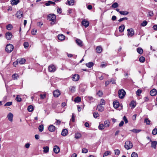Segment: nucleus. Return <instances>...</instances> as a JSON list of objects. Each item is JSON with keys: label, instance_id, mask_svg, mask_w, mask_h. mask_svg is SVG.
Here are the masks:
<instances>
[{"label": "nucleus", "instance_id": "nucleus-18", "mask_svg": "<svg viewBox=\"0 0 157 157\" xmlns=\"http://www.w3.org/2000/svg\"><path fill=\"white\" fill-rule=\"evenodd\" d=\"M97 108L98 110L100 112H102L104 110V108L102 105L99 104L97 106Z\"/></svg>", "mask_w": 157, "mask_h": 157}, {"label": "nucleus", "instance_id": "nucleus-28", "mask_svg": "<svg viewBox=\"0 0 157 157\" xmlns=\"http://www.w3.org/2000/svg\"><path fill=\"white\" fill-rule=\"evenodd\" d=\"M136 50L137 52L140 54H142L143 53V49L140 47L137 48Z\"/></svg>", "mask_w": 157, "mask_h": 157}, {"label": "nucleus", "instance_id": "nucleus-49", "mask_svg": "<svg viewBox=\"0 0 157 157\" xmlns=\"http://www.w3.org/2000/svg\"><path fill=\"white\" fill-rule=\"evenodd\" d=\"M12 104V101H9L8 102H6L5 104L4 105V106H10Z\"/></svg>", "mask_w": 157, "mask_h": 157}, {"label": "nucleus", "instance_id": "nucleus-3", "mask_svg": "<svg viewBox=\"0 0 157 157\" xmlns=\"http://www.w3.org/2000/svg\"><path fill=\"white\" fill-rule=\"evenodd\" d=\"M124 147L127 150H129L133 147L132 144L130 141H127L125 143Z\"/></svg>", "mask_w": 157, "mask_h": 157}, {"label": "nucleus", "instance_id": "nucleus-48", "mask_svg": "<svg viewBox=\"0 0 157 157\" xmlns=\"http://www.w3.org/2000/svg\"><path fill=\"white\" fill-rule=\"evenodd\" d=\"M137 154L135 152H133L131 155V157H138Z\"/></svg>", "mask_w": 157, "mask_h": 157}, {"label": "nucleus", "instance_id": "nucleus-53", "mask_svg": "<svg viewBox=\"0 0 157 157\" xmlns=\"http://www.w3.org/2000/svg\"><path fill=\"white\" fill-rule=\"evenodd\" d=\"M93 116L95 118H97L99 116V114L97 112H95L94 113Z\"/></svg>", "mask_w": 157, "mask_h": 157}, {"label": "nucleus", "instance_id": "nucleus-63", "mask_svg": "<svg viewBox=\"0 0 157 157\" xmlns=\"http://www.w3.org/2000/svg\"><path fill=\"white\" fill-rule=\"evenodd\" d=\"M56 125H59L61 123V121H59V120H57V119H56Z\"/></svg>", "mask_w": 157, "mask_h": 157}, {"label": "nucleus", "instance_id": "nucleus-33", "mask_svg": "<svg viewBox=\"0 0 157 157\" xmlns=\"http://www.w3.org/2000/svg\"><path fill=\"white\" fill-rule=\"evenodd\" d=\"M29 112H31L33 110V107L32 105H30L28 106L27 108Z\"/></svg>", "mask_w": 157, "mask_h": 157}, {"label": "nucleus", "instance_id": "nucleus-37", "mask_svg": "<svg viewBox=\"0 0 157 157\" xmlns=\"http://www.w3.org/2000/svg\"><path fill=\"white\" fill-rule=\"evenodd\" d=\"M39 131L40 132H41L44 130V126L42 124L40 125L38 127Z\"/></svg>", "mask_w": 157, "mask_h": 157}, {"label": "nucleus", "instance_id": "nucleus-55", "mask_svg": "<svg viewBox=\"0 0 157 157\" xmlns=\"http://www.w3.org/2000/svg\"><path fill=\"white\" fill-rule=\"evenodd\" d=\"M115 154L116 155H119L120 153V150L118 149L114 150Z\"/></svg>", "mask_w": 157, "mask_h": 157}, {"label": "nucleus", "instance_id": "nucleus-46", "mask_svg": "<svg viewBox=\"0 0 157 157\" xmlns=\"http://www.w3.org/2000/svg\"><path fill=\"white\" fill-rule=\"evenodd\" d=\"M16 101L18 102H20L21 101V98L20 96L19 95H17L16 98Z\"/></svg>", "mask_w": 157, "mask_h": 157}, {"label": "nucleus", "instance_id": "nucleus-58", "mask_svg": "<svg viewBox=\"0 0 157 157\" xmlns=\"http://www.w3.org/2000/svg\"><path fill=\"white\" fill-rule=\"evenodd\" d=\"M81 137V135L79 133H77L75 134V137L76 139L79 138Z\"/></svg>", "mask_w": 157, "mask_h": 157}, {"label": "nucleus", "instance_id": "nucleus-1", "mask_svg": "<svg viewBox=\"0 0 157 157\" xmlns=\"http://www.w3.org/2000/svg\"><path fill=\"white\" fill-rule=\"evenodd\" d=\"M48 17L49 20L52 21L51 24L52 25H54L56 22V15L54 14H51L49 15Z\"/></svg>", "mask_w": 157, "mask_h": 157}, {"label": "nucleus", "instance_id": "nucleus-20", "mask_svg": "<svg viewBox=\"0 0 157 157\" xmlns=\"http://www.w3.org/2000/svg\"><path fill=\"white\" fill-rule=\"evenodd\" d=\"M18 62L20 64H24L25 62V59L24 58H21L19 59H17Z\"/></svg>", "mask_w": 157, "mask_h": 157}, {"label": "nucleus", "instance_id": "nucleus-50", "mask_svg": "<svg viewBox=\"0 0 157 157\" xmlns=\"http://www.w3.org/2000/svg\"><path fill=\"white\" fill-rule=\"evenodd\" d=\"M111 6L113 8H117L118 6V5L117 2H115Z\"/></svg>", "mask_w": 157, "mask_h": 157}, {"label": "nucleus", "instance_id": "nucleus-16", "mask_svg": "<svg viewBox=\"0 0 157 157\" xmlns=\"http://www.w3.org/2000/svg\"><path fill=\"white\" fill-rule=\"evenodd\" d=\"M157 93V90L155 89H154L152 90L150 92V94L152 96H154Z\"/></svg>", "mask_w": 157, "mask_h": 157}, {"label": "nucleus", "instance_id": "nucleus-13", "mask_svg": "<svg viewBox=\"0 0 157 157\" xmlns=\"http://www.w3.org/2000/svg\"><path fill=\"white\" fill-rule=\"evenodd\" d=\"M76 42L78 46L80 47H82L83 46L82 41L78 39H77L76 40Z\"/></svg>", "mask_w": 157, "mask_h": 157}, {"label": "nucleus", "instance_id": "nucleus-56", "mask_svg": "<svg viewBox=\"0 0 157 157\" xmlns=\"http://www.w3.org/2000/svg\"><path fill=\"white\" fill-rule=\"evenodd\" d=\"M24 46L25 48H27L29 46V44L27 42H25L24 44Z\"/></svg>", "mask_w": 157, "mask_h": 157}, {"label": "nucleus", "instance_id": "nucleus-12", "mask_svg": "<svg viewBox=\"0 0 157 157\" xmlns=\"http://www.w3.org/2000/svg\"><path fill=\"white\" fill-rule=\"evenodd\" d=\"M82 24L86 28L88 26L89 23L88 21L84 20L82 21Z\"/></svg>", "mask_w": 157, "mask_h": 157}, {"label": "nucleus", "instance_id": "nucleus-64", "mask_svg": "<svg viewBox=\"0 0 157 157\" xmlns=\"http://www.w3.org/2000/svg\"><path fill=\"white\" fill-rule=\"evenodd\" d=\"M152 28L155 31H157V25H155L153 26Z\"/></svg>", "mask_w": 157, "mask_h": 157}, {"label": "nucleus", "instance_id": "nucleus-27", "mask_svg": "<svg viewBox=\"0 0 157 157\" xmlns=\"http://www.w3.org/2000/svg\"><path fill=\"white\" fill-rule=\"evenodd\" d=\"M12 78L13 80H16L18 78L19 75L17 74H14L12 75Z\"/></svg>", "mask_w": 157, "mask_h": 157}, {"label": "nucleus", "instance_id": "nucleus-36", "mask_svg": "<svg viewBox=\"0 0 157 157\" xmlns=\"http://www.w3.org/2000/svg\"><path fill=\"white\" fill-rule=\"evenodd\" d=\"M110 123L108 121H104V126L106 127H108L109 126Z\"/></svg>", "mask_w": 157, "mask_h": 157}, {"label": "nucleus", "instance_id": "nucleus-32", "mask_svg": "<svg viewBox=\"0 0 157 157\" xmlns=\"http://www.w3.org/2000/svg\"><path fill=\"white\" fill-rule=\"evenodd\" d=\"M67 2L69 5L72 6L74 4V0H67Z\"/></svg>", "mask_w": 157, "mask_h": 157}, {"label": "nucleus", "instance_id": "nucleus-23", "mask_svg": "<svg viewBox=\"0 0 157 157\" xmlns=\"http://www.w3.org/2000/svg\"><path fill=\"white\" fill-rule=\"evenodd\" d=\"M157 142L156 141H151V147L155 149L156 147Z\"/></svg>", "mask_w": 157, "mask_h": 157}, {"label": "nucleus", "instance_id": "nucleus-4", "mask_svg": "<svg viewBox=\"0 0 157 157\" xmlns=\"http://www.w3.org/2000/svg\"><path fill=\"white\" fill-rule=\"evenodd\" d=\"M126 92L123 89H121L118 91V95L120 98H123L124 97Z\"/></svg>", "mask_w": 157, "mask_h": 157}, {"label": "nucleus", "instance_id": "nucleus-52", "mask_svg": "<svg viewBox=\"0 0 157 157\" xmlns=\"http://www.w3.org/2000/svg\"><path fill=\"white\" fill-rule=\"evenodd\" d=\"M147 22L146 21H144L141 24V25L143 27H144L147 25Z\"/></svg>", "mask_w": 157, "mask_h": 157}, {"label": "nucleus", "instance_id": "nucleus-2", "mask_svg": "<svg viewBox=\"0 0 157 157\" xmlns=\"http://www.w3.org/2000/svg\"><path fill=\"white\" fill-rule=\"evenodd\" d=\"M13 46L12 44H8L6 47V51L7 53H10L13 50Z\"/></svg>", "mask_w": 157, "mask_h": 157}, {"label": "nucleus", "instance_id": "nucleus-5", "mask_svg": "<svg viewBox=\"0 0 157 157\" xmlns=\"http://www.w3.org/2000/svg\"><path fill=\"white\" fill-rule=\"evenodd\" d=\"M127 31L128 32L127 36L128 37H132L134 35V31L133 29H128Z\"/></svg>", "mask_w": 157, "mask_h": 157}, {"label": "nucleus", "instance_id": "nucleus-21", "mask_svg": "<svg viewBox=\"0 0 157 157\" xmlns=\"http://www.w3.org/2000/svg\"><path fill=\"white\" fill-rule=\"evenodd\" d=\"M58 37L59 40H64L65 39V36L62 34L59 35Z\"/></svg>", "mask_w": 157, "mask_h": 157}, {"label": "nucleus", "instance_id": "nucleus-60", "mask_svg": "<svg viewBox=\"0 0 157 157\" xmlns=\"http://www.w3.org/2000/svg\"><path fill=\"white\" fill-rule=\"evenodd\" d=\"M102 92L101 91L99 90L97 93V94L99 96H101L102 95Z\"/></svg>", "mask_w": 157, "mask_h": 157}, {"label": "nucleus", "instance_id": "nucleus-6", "mask_svg": "<svg viewBox=\"0 0 157 157\" xmlns=\"http://www.w3.org/2000/svg\"><path fill=\"white\" fill-rule=\"evenodd\" d=\"M48 70L50 72H53L55 71L56 68L54 65H51L48 67Z\"/></svg>", "mask_w": 157, "mask_h": 157}, {"label": "nucleus", "instance_id": "nucleus-39", "mask_svg": "<svg viewBox=\"0 0 157 157\" xmlns=\"http://www.w3.org/2000/svg\"><path fill=\"white\" fill-rule=\"evenodd\" d=\"M104 127L105 126L104 125L102 124H99L98 126L99 129L100 130L103 129L104 128Z\"/></svg>", "mask_w": 157, "mask_h": 157}, {"label": "nucleus", "instance_id": "nucleus-42", "mask_svg": "<svg viewBox=\"0 0 157 157\" xmlns=\"http://www.w3.org/2000/svg\"><path fill=\"white\" fill-rule=\"evenodd\" d=\"M145 60V59L143 56H141L140 57L139 60L141 63H144Z\"/></svg>", "mask_w": 157, "mask_h": 157}, {"label": "nucleus", "instance_id": "nucleus-31", "mask_svg": "<svg viewBox=\"0 0 157 157\" xmlns=\"http://www.w3.org/2000/svg\"><path fill=\"white\" fill-rule=\"evenodd\" d=\"M43 151L44 153H47L49 151V147L48 146L44 147H43Z\"/></svg>", "mask_w": 157, "mask_h": 157}, {"label": "nucleus", "instance_id": "nucleus-24", "mask_svg": "<svg viewBox=\"0 0 157 157\" xmlns=\"http://www.w3.org/2000/svg\"><path fill=\"white\" fill-rule=\"evenodd\" d=\"M124 28L125 26L124 25H121V26H120L119 27V31L121 33L123 32L124 31Z\"/></svg>", "mask_w": 157, "mask_h": 157}, {"label": "nucleus", "instance_id": "nucleus-14", "mask_svg": "<svg viewBox=\"0 0 157 157\" xmlns=\"http://www.w3.org/2000/svg\"><path fill=\"white\" fill-rule=\"evenodd\" d=\"M48 130L52 132H54L56 130V127L53 125H50L48 128Z\"/></svg>", "mask_w": 157, "mask_h": 157}, {"label": "nucleus", "instance_id": "nucleus-45", "mask_svg": "<svg viewBox=\"0 0 157 157\" xmlns=\"http://www.w3.org/2000/svg\"><path fill=\"white\" fill-rule=\"evenodd\" d=\"M111 152L110 151H106L104 154L103 157H105V156H107L109 155L110 154Z\"/></svg>", "mask_w": 157, "mask_h": 157}, {"label": "nucleus", "instance_id": "nucleus-62", "mask_svg": "<svg viewBox=\"0 0 157 157\" xmlns=\"http://www.w3.org/2000/svg\"><path fill=\"white\" fill-rule=\"evenodd\" d=\"M40 97L41 99H44L46 97V95L45 94H40Z\"/></svg>", "mask_w": 157, "mask_h": 157}, {"label": "nucleus", "instance_id": "nucleus-38", "mask_svg": "<svg viewBox=\"0 0 157 157\" xmlns=\"http://www.w3.org/2000/svg\"><path fill=\"white\" fill-rule=\"evenodd\" d=\"M119 13L121 15H127L128 13V12L126 11H119Z\"/></svg>", "mask_w": 157, "mask_h": 157}, {"label": "nucleus", "instance_id": "nucleus-43", "mask_svg": "<svg viewBox=\"0 0 157 157\" xmlns=\"http://www.w3.org/2000/svg\"><path fill=\"white\" fill-rule=\"evenodd\" d=\"M85 98L86 100L88 101H92L94 99V98L91 96H86Z\"/></svg>", "mask_w": 157, "mask_h": 157}, {"label": "nucleus", "instance_id": "nucleus-61", "mask_svg": "<svg viewBox=\"0 0 157 157\" xmlns=\"http://www.w3.org/2000/svg\"><path fill=\"white\" fill-rule=\"evenodd\" d=\"M75 116L74 114L73 113L72 115V117L71 119V121H72L73 122H74L75 121Z\"/></svg>", "mask_w": 157, "mask_h": 157}, {"label": "nucleus", "instance_id": "nucleus-41", "mask_svg": "<svg viewBox=\"0 0 157 157\" xmlns=\"http://www.w3.org/2000/svg\"><path fill=\"white\" fill-rule=\"evenodd\" d=\"M130 131L135 133H137L140 132L141 130L140 129H133L132 130H130Z\"/></svg>", "mask_w": 157, "mask_h": 157}, {"label": "nucleus", "instance_id": "nucleus-19", "mask_svg": "<svg viewBox=\"0 0 157 157\" xmlns=\"http://www.w3.org/2000/svg\"><path fill=\"white\" fill-rule=\"evenodd\" d=\"M119 103L117 101H114L113 103V106L115 108H117L119 106Z\"/></svg>", "mask_w": 157, "mask_h": 157}, {"label": "nucleus", "instance_id": "nucleus-34", "mask_svg": "<svg viewBox=\"0 0 157 157\" xmlns=\"http://www.w3.org/2000/svg\"><path fill=\"white\" fill-rule=\"evenodd\" d=\"M74 101L75 102L78 103L81 101V98L80 97H77L74 99Z\"/></svg>", "mask_w": 157, "mask_h": 157}, {"label": "nucleus", "instance_id": "nucleus-25", "mask_svg": "<svg viewBox=\"0 0 157 157\" xmlns=\"http://www.w3.org/2000/svg\"><path fill=\"white\" fill-rule=\"evenodd\" d=\"M55 4V2L50 1H48L47 2H46L45 4V5L47 6H49L51 5H54Z\"/></svg>", "mask_w": 157, "mask_h": 157}, {"label": "nucleus", "instance_id": "nucleus-29", "mask_svg": "<svg viewBox=\"0 0 157 157\" xmlns=\"http://www.w3.org/2000/svg\"><path fill=\"white\" fill-rule=\"evenodd\" d=\"M130 105L132 107V108H133L136 107V103L134 101H131L130 104Z\"/></svg>", "mask_w": 157, "mask_h": 157}, {"label": "nucleus", "instance_id": "nucleus-10", "mask_svg": "<svg viewBox=\"0 0 157 157\" xmlns=\"http://www.w3.org/2000/svg\"><path fill=\"white\" fill-rule=\"evenodd\" d=\"M72 80L73 81H76L79 79V76L77 74L74 75L72 77Z\"/></svg>", "mask_w": 157, "mask_h": 157}, {"label": "nucleus", "instance_id": "nucleus-8", "mask_svg": "<svg viewBox=\"0 0 157 157\" xmlns=\"http://www.w3.org/2000/svg\"><path fill=\"white\" fill-rule=\"evenodd\" d=\"M13 115L11 113H9L7 116L8 120L10 122H12L13 120Z\"/></svg>", "mask_w": 157, "mask_h": 157}, {"label": "nucleus", "instance_id": "nucleus-35", "mask_svg": "<svg viewBox=\"0 0 157 157\" xmlns=\"http://www.w3.org/2000/svg\"><path fill=\"white\" fill-rule=\"evenodd\" d=\"M6 28L8 30H10L13 28V26L12 25L9 24L6 26Z\"/></svg>", "mask_w": 157, "mask_h": 157}, {"label": "nucleus", "instance_id": "nucleus-11", "mask_svg": "<svg viewBox=\"0 0 157 157\" xmlns=\"http://www.w3.org/2000/svg\"><path fill=\"white\" fill-rule=\"evenodd\" d=\"M60 94V91L59 90H56L54 91L53 93L54 96L56 97H58Z\"/></svg>", "mask_w": 157, "mask_h": 157}, {"label": "nucleus", "instance_id": "nucleus-30", "mask_svg": "<svg viewBox=\"0 0 157 157\" xmlns=\"http://www.w3.org/2000/svg\"><path fill=\"white\" fill-rule=\"evenodd\" d=\"M86 65L87 67L89 68H91L93 66L94 63L93 62H90L86 63Z\"/></svg>", "mask_w": 157, "mask_h": 157}, {"label": "nucleus", "instance_id": "nucleus-59", "mask_svg": "<svg viewBox=\"0 0 157 157\" xmlns=\"http://www.w3.org/2000/svg\"><path fill=\"white\" fill-rule=\"evenodd\" d=\"M142 92V91L141 90H138L137 91H136V94L138 96H140V94H141V93Z\"/></svg>", "mask_w": 157, "mask_h": 157}, {"label": "nucleus", "instance_id": "nucleus-22", "mask_svg": "<svg viewBox=\"0 0 157 157\" xmlns=\"http://www.w3.org/2000/svg\"><path fill=\"white\" fill-rule=\"evenodd\" d=\"M96 52L97 53H101L102 49V48L101 46H98L96 48Z\"/></svg>", "mask_w": 157, "mask_h": 157}, {"label": "nucleus", "instance_id": "nucleus-57", "mask_svg": "<svg viewBox=\"0 0 157 157\" xmlns=\"http://www.w3.org/2000/svg\"><path fill=\"white\" fill-rule=\"evenodd\" d=\"M88 151V150L86 148H83L82 149V152L83 153H86Z\"/></svg>", "mask_w": 157, "mask_h": 157}, {"label": "nucleus", "instance_id": "nucleus-47", "mask_svg": "<svg viewBox=\"0 0 157 157\" xmlns=\"http://www.w3.org/2000/svg\"><path fill=\"white\" fill-rule=\"evenodd\" d=\"M152 133L153 135H155L157 134V128H155L152 131Z\"/></svg>", "mask_w": 157, "mask_h": 157}, {"label": "nucleus", "instance_id": "nucleus-40", "mask_svg": "<svg viewBox=\"0 0 157 157\" xmlns=\"http://www.w3.org/2000/svg\"><path fill=\"white\" fill-rule=\"evenodd\" d=\"M144 122L147 125L150 124L151 121L148 118H145L144 120Z\"/></svg>", "mask_w": 157, "mask_h": 157}, {"label": "nucleus", "instance_id": "nucleus-44", "mask_svg": "<svg viewBox=\"0 0 157 157\" xmlns=\"http://www.w3.org/2000/svg\"><path fill=\"white\" fill-rule=\"evenodd\" d=\"M70 89L72 92H74L75 90V86H71L70 88Z\"/></svg>", "mask_w": 157, "mask_h": 157}, {"label": "nucleus", "instance_id": "nucleus-15", "mask_svg": "<svg viewBox=\"0 0 157 157\" xmlns=\"http://www.w3.org/2000/svg\"><path fill=\"white\" fill-rule=\"evenodd\" d=\"M23 13L22 12L19 11H18L16 14L17 17L19 18H20L23 16Z\"/></svg>", "mask_w": 157, "mask_h": 157}, {"label": "nucleus", "instance_id": "nucleus-51", "mask_svg": "<svg viewBox=\"0 0 157 157\" xmlns=\"http://www.w3.org/2000/svg\"><path fill=\"white\" fill-rule=\"evenodd\" d=\"M105 101L103 99H102L100 100L99 104L101 105H105Z\"/></svg>", "mask_w": 157, "mask_h": 157}, {"label": "nucleus", "instance_id": "nucleus-9", "mask_svg": "<svg viewBox=\"0 0 157 157\" xmlns=\"http://www.w3.org/2000/svg\"><path fill=\"white\" fill-rule=\"evenodd\" d=\"M53 151L55 153L57 154L59 153L60 151L59 147L57 145L55 146L53 148Z\"/></svg>", "mask_w": 157, "mask_h": 157}, {"label": "nucleus", "instance_id": "nucleus-7", "mask_svg": "<svg viewBox=\"0 0 157 157\" xmlns=\"http://www.w3.org/2000/svg\"><path fill=\"white\" fill-rule=\"evenodd\" d=\"M5 36L6 38L8 40H10L12 38V35L11 32H8L6 33Z\"/></svg>", "mask_w": 157, "mask_h": 157}, {"label": "nucleus", "instance_id": "nucleus-54", "mask_svg": "<svg viewBox=\"0 0 157 157\" xmlns=\"http://www.w3.org/2000/svg\"><path fill=\"white\" fill-rule=\"evenodd\" d=\"M37 32V30L36 29H33L32 31H31V33L32 35H35L36 34V33Z\"/></svg>", "mask_w": 157, "mask_h": 157}, {"label": "nucleus", "instance_id": "nucleus-26", "mask_svg": "<svg viewBox=\"0 0 157 157\" xmlns=\"http://www.w3.org/2000/svg\"><path fill=\"white\" fill-rule=\"evenodd\" d=\"M19 2V0H11V3L12 5H17Z\"/></svg>", "mask_w": 157, "mask_h": 157}, {"label": "nucleus", "instance_id": "nucleus-17", "mask_svg": "<svg viewBox=\"0 0 157 157\" xmlns=\"http://www.w3.org/2000/svg\"><path fill=\"white\" fill-rule=\"evenodd\" d=\"M68 133V130L67 129H65L63 130L61 134L62 136H65L67 135Z\"/></svg>", "mask_w": 157, "mask_h": 157}]
</instances>
